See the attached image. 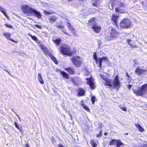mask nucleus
<instances>
[{"label": "nucleus", "instance_id": "nucleus-1", "mask_svg": "<svg viewBox=\"0 0 147 147\" xmlns=\"http://www.w3.org/2000/svg\"><path fill=\"white\" fill-rule=\"evenodd\" d=\"M21 8L22 11L28 16L35 15L38 18L41 17V15L39 12L28 5H22Z\"/></svg>", "mask_w": 147, "mask_h": 147}, {"label": "nucleus", "instance_id": "nucleus-2", "mask_svg": "<svg viewBox=\"0 0 147 147\" xmlns=\"http://www.w3.org/2000/svg\"><path fill=\"white\" fill-rule=\"evenodd\" d=\"M95 18L90 19L88 25L96 33H98L100 31L101 28L96 24Z\"/></svg>", "mask_w": 147, "mask_h": 147}, {"label": "nucleus", "instance_id": "nucleus-3", "mask_svg": "<svg viewBox=\"0 0 147 147\" xmlns=\"http://www.w3.org/2000/svg\"><path fill=\"white\" fill-rule=\"evenodd\" d=\"M147 91V84L142 86L137 90H133L134 92L136 95L141 96L143 95Z\"/></svg>", "mask_w": 147, "mask_h": 147}, {"label": "nucleus", "instance_id": "nucleus-4", "mask_svg": "<svg viewBox=\"0 0 147 147\" xmlns=\"http://www.w3.org/2000/svg\"><path fill=\"white\" fill-rule=\"evenodd\" d=\"M60 51L61 53L63 55L70 56L72 54L69 46L66 45H63L61 46Z\"/></svg>", "mask_w": 147, "mask_h": 147}, {"label": "nucleus", "instance_id": "nucleus-5", "mask_svg": "<svg viewBox=\"0 0 147 147\" xmlns=\"http://www.w3.org/2000/svg\"><path fill=\"white\" fill-rule=\"evenodd\" d=\"M131 24L130 20L127 19H124L120 24V26L122 28H128L131 27Z\"/></svg>", "mask_w": 147, "mask_h": 147}, {"label": "nucleus", "instance_id": "nucleus-6", "mask_svg": "<svg viewBox=\"0 0 147 147\" xmlns=\"http://www.w3.org/2000/svg\"><path fill=\"white\" fill-rule=\"evenodd\" d=\"M71 60L73 64L76 67H79L82 64V60L80 57L79 56L73 57Z\"/></svg>", "mask_w": 147, "mask_h": 147}, {"label": "nucleus", "instance_id": "nucleus-7", "mask_svg": "<svg viewBox=\"0 0 147 147\" xmlns=\"http://www.w3.org/2000/svg\"><path fill=\"white\" fill-rule=\"evenodd\" d=\"M121 85V83L118 78V76H117L112 81V88L118 89Z\"/></svg>", "mask_w": 147, "mask_h": 147}, {"label": "nucleus", "instance_id": "nucleus-8", "mask_svg": "<svg viewBox=\"0 0 147 147\" xmlns=\"http://www.w3.org/2000/svg\"><path fill=\"white\" fill-rule=\"evenodd\" d=\"M116 144L117 147H123V144L121 142L120 140H115V139H112L109 142V145H113Z\"/></svg>", "mask_w": 147, "mask_h": 147}, {"label": "nucleus", "instance_id": "nucleus-9", "mask_svg": "<svg viewBox=\"0 0 147 147\" xmlns=\"http://www.w3.org/2000/svg\"><path fill=\"white\" fill-rule=\"evenodd\" d=\"M86 79L87 80V84L89 85L90 88L93 89L95 88V86L94 85V79L92 77L89 78H86Z\"/></svg>", "mask_w": 147, "mask_h": 147}, {"label": "nucleus", "instance_id": "nucleus-10", "mask_svg": "<svg viewBox=\"0 0 147 147\" xmlns=\"http://www.w3.org/2000/svg\"><path fill=\"white\" fill-rule=\"evenodd\" d=\"M110 28H111V35L113 38H116L117 35L119 34L118 32L111 27Z\"/></svg>", "mask_w": 147, "mask_h": 147}, {"label": "nucleus", "instance_id": "nucleus-11", "mask_svg": "<svg viewBox=\"0 0 147 147\" xmlns=\"http://www.w3.org/2000/svg\"><path fill=\"white\" fill-rule=\"evenodd\" d=\"M118 7H116L115 9V11L118 13H123L124 12V10L121 9L120 7H123V4L122 3H119L118 5Z\"/></svg>", "mask_w": 147, "mask_h": 147}, {"label": "nucleus", "instance_id": "nucleus-12", "mask_svg": "<svg viewBox=\"0 0 147 147\" xmlns=\"http://www.w3.org/2000/svg\"><path fill=\"white\" fill-rule=\"evenodd\" d=\"M3 35L5 36L7 39L10 40L13 42L16 43L18 42V41L13 40L12 39L10 38L11 36V34L8 32H4L3 34Z\"/></svg>", "mask_w": 147, "mask_h": 147}, {"label": "nucleus", "instance_id": "nucleus-13", "mask_svg": "<svg viewBox=\"0 0 147 147\" xmlns=\"http://www.w3.org/2000/svg\"><path fill=\"white\" fill-rule=\"evenodd\" d=\"M146 72V70L142 69L139 67L137 68L135 71L136 73L138 75L145 74Z\"/></svg>", "mask_w": 147, "mask_h": 147}, {"label": "nucleus", "instance_id": "nucleus-14", "mask_svg": "<svg viewBox=\"0 0 147 147\" xmlns=\"http://www.w3.org/2000/svg\"><path fill=\"white\" fill-rule=\"evenodd\" d=\"M41 49L44 51L46 55H49L50 54V52L43 45H40Z\"/></svg>", "mask_w": 147, "mask_h": 147}, {"label": "nucleus", "instance_id": "nucleus-15", "mask_svg": "<svg viewBox=\"0 0 147 147\" xmlns=\"http://www.w3.org/2000/svg\"><path fill=\"white\" fill-rule=\"evenodd\" d=\"M99 62L98 63H99V66L100 67L102 66V61H104L105 62H108V58L106 57H102V58H98Z\"/></svg>", "mask_w": 147, "mask_h": 147}, {"label": "nucleus", "instance_id": "nucleus-16", "mask_svg": "<svg viewBox=\"0 0 147 147\" xmlns=\"http://www.w3.org/2000/svg\"><path fill=\"white\" fill-rule=\"evenodd\" d=\"M106 83H104L105 85H107L110 86V87H112V83L113 80L107 78L105 81Z\"/></svg>", "mask_w": 147, "mask_h": 147}, {"label": "nucleus", "instance_id": "nucleus-17", "mask_svg": "<svg viewBox=\"0 0 147 147\" xmlns=\"http://www.w3.org/2000/svg\"><path fill=\"white\" fill-rule=\"evenodd\" d=\"M0 11H1L3 14L5 16V17L8 20H9V16L6 14L5 11V9L2 7L0 6Z\"/></svg>", "mask_w": 147, "mask_h": 147}, {"label": "nucleus", "instance_id": "nucleus-18", "mask_svg": "<svg viewBox=\"0 0 147 147\" xmlns=\"http://www.w3.org/2000/svg\"><path fill=\"white\" fill-rule=\"evenodd\" d=\"M118 17V16L117 15L113 14L112 15L111 20L115 25H117V20Z\"/></svg>", "mask_w": 147, "mask_h": 147}, {"label": "nucleus", "instance_id": "nucleus-19", "mask_svg": "<svg viewBox=\"0 0 147 147\" xmlns=\"http://www.w3.org/2000/svg\"><path fill=\"white\" fill-rule=\"evenodd\" d=\"M65 70L71 74H72L74 73V72L73 68L71 67L66 68L65 69Z\"/></svg>", "mask_w": 147, "mask_h": 147}, {"label": "nucleus", "instance_id": "nucleus-20", "mask_svg": "<svg viewBox=\"0 0 147 147\" xmlns=\"http://www.w3.org/2000/svg\"><path fill=\"white\" fill-rule=\"evenodd\" d=\"M136 126L138 128V130L140 132H143L144 131V128L141 126V125L139 124H135Z\"/></svg>", "mask_w": 147, "mask_h": 147}, {"label": "nucleus", "instance_id": "nucleus-21", "mask_svg": "<svg viewBox=\"0 0 147 147\" xmlns=\"http://www.w3.org/2000/svg\"><path fill=\"white\" fill-rule=\"evenodd\" d=\"M52 40L57 45H59L61 41V40L59 38L55 39L54 37L52 38Z\"/></svg>", "mask_w": 147, "mask_h": 147}, {"label": "nucleus", "instance_id": "nucleus-22", "mask_svg": "<svg viewBox=\"0 0 147 147\" xmlns=\"http://www.w3.org/2000/svg\"><path fill=\"white\" fill-rule=\"evenodd\" d=\"M38 78L39 82L42 84L44 83V82L42 77L41 74H38Z\"/></svg>", "mask_w": 147, "mask_h": 147}, {"label": "nucleus", "instance_id": "nucleus-23", "mask_svg": "<svg viewBox=\"0 0 147 147\" xmlns=\"http://www.w3.org/2000/svg\"><path fill=\"white\" fill-rule=\"evenodd\" d=\"M99 0H93L92 1V5L95 6H98L99 5Z\"/></svg>", "mask_w": 147, "mask_h": 147}, {"label": "nucleus", "instance_id": "nucleus-24", "mask_svg": "<svg viewBox=\"0 0 147 147\" xmlns=\"http://www.w3.org/2000/svg\"><path fill=\"white\" fill-rule=\"evenodd\" d=\"M62 22L61 21H59V22L58 23H57V24L55 26L62 29H63L64 28V26L61 24H62Z\"/></svg>", "mask_w": 147, "mask_h": 147}, {"label": "nucleus", "instance_id": "nucleus-25", "mask_svg": "<svg viewBox=\"0 0 147 147\" xmlns=\"http://www.w3.org/2000/svg\"><path fill=\"white\" fill-rule=\"evenodd\" d=\"M61 74L63 76V77L67 78V79H69V76L68 74H67L64 71H62L61 72Z\"/></svg>", "mask_w": 147, "mask_h": 147}, {"label": "nucleus", "instance_id": "nucleus-26", "mask_svg": "<svg viewBox=\"0 0 147 147\" xmlns=\"http://www.w3.org/2000/svg\"><path fill=\"white\" fill-rule=\"evenodd\" d=\"M57 18L55 16H52L49 17V20L51 21L54 22L56 21L57 20Z\"/></svg>", "mask_w": 147, "mask_h": 147}, {"label": "nucleus", "instance_id": "nucleus-27", "mask_svg": "<svg viewBox=\"0 0 147 147\" xmlns=\"http://www.w3.org/2000/svg\"><path fill=\"white\" fill-rule=\"evenodd\" d=\"M84 94L85 91L83 89H80L79 90L78 94L79 96H81L84 95Z\"/></svg>", "mask_w": 147, "mask_h": 147}, {"label": "nucleus", "instance_id": "nucleus-28", "mask_svg": "<svg viewBox=\"0 0 147 147\" xmlns=\"http://www.w3.org/2000/svg\"><path fill=\"white\" fill-rule=\"evenodd\" d=\"M93 58L96 63H98L99 62L98 58H97L96 54V53H94L93 54Z\"/></svg>", "mask_w": 147, "mask_h": 147}, {"label": "nucleus", "instance_id": "nucleus-29", "mask_svg": "<svg viewBox=\"0 0 147 147\" xmlns=\"http://www.w3.org/2000/svg\"><path fill=\"white\" fill-rule=\"evenodd\" d=\"M100 76L101 78L104 81L107 78V74H105V75L100 74Z\"/></svg>", "mask_w": 147, "mask_h": 147}, {"label": "nucleus", "instance_id": "nucleus-30", "mask_svg": "<svg viewBox=\"0 0 147 147\" xmlns=\"http://www.w3.org/2000/svg\"><path fill=\"white\" fill-rule=\"evenodd\" d=\"M67 26L68 28L71 31H73L74 30V27L71 26V24L69 22H67Z\"/></svg>", "mask_w": 147, "mask_h": 147}, {"label": "nucleus", "instance_id": "nucleus-31", "mask_svg": "<svg viewBox=\"0 0 147 147\" xmlns=\"http://www.w3.org/2000/svg\"><path fill=\"white\" fill-rule=\"evenodd\" d=\"M105 39L107 40H110L112 39L113 37L111 36L110 35V36L107 35L105 36Z\"/></svg>", "mask_w": 147, "mask_h": 147}, {"label": "nucleus", "instance_id": "nucleus-32", "mask_svg": "<svg viewBox=\"0 0 147 147\" xmlns=\"http://www.w3.org/2000/svg\"><path fill=\"white\" fill-rule=\"evenodd\" d=\"M90 143L93 147H96L97 146L96 144L94 142L93 140H90Z\"/></svg>", "mask_w": 147, "mask_h": 147}, {"label": "nucleus", "instance_id": "nucleus-33", "mask_svg": "<svg viewBox=\"0 0 147 147\" xmlns=\"http://www.w3.org/2000/svg\"><path fill=\"white\" fill-rule=\"evenodd\" d=\"M14 124L16 127V128H17V129L19 130V131H22V127H19L18 125V124L16 122H15L14 123Z\"/></svg>", "mask_w": 147, "mask_h": 147}, {"label": "nucleus", "instance_id": "nucleus-34", "mask_svg": "<svg viewBox=\"0 0 147 147\" xmlns=\"http://www.w3.org/2000/svg\"><path fill=\"white\" fill-rule=\"evenodd\" d=\"M82 105L84 109H85L86 111L88 112L90 111V110L84 104H82Z\"/></svg>", "mask_w": 147, "mask_h": 147}, {"label": "nucleus", "instance_id": "nucleus-35", "mask_svg": "<svg viewBox=\"0 0 147 147\" xmlns=\"http://www.w3.org/2000/svg\"><path fill=\"white\" fill-rule=\"evenodd\" d=\"M29 35L31 37V38L33 40L36 41H37L38 38L36 36H32L31 34H29Z\"/></svg>", "mask_w": 147, "mask_h": 147}, {"label": "nucleus", "instance_id": "nucleus-36", "mask_svg": "<svg viewBox=\"0 0 147 147\" xmlns=\"http://www.w3.org/2000/svg\"><path fill=\"white\" fill-rule=\"evenodd\" d=\"M4 25L5 26L7 27V28H13V26H12L11 25V24H7V23H6V24H5Z\"/></svg>", "mask_w": 147, "mask_h": 147}, {"label": "nucleus", "instance_id": "nucleus-37", "mask_svg": "<svg viewBox=\"0 0 147 147\" xmlns=\"http://www.w3.org/2000/svg\"><path fill=\"white\" fill-rule=\"evenodd\" d=\"M78 80V78H75V79L72 78L71 79L72 81L75 84H78V83L75 81V80Z\"/></svg>", "mask_w": 147, "mask_h": 147}, {"label": "nucleus", "instance_id": "nucleus-38", "mask_svg": "<svg viewBox=\"0 0 147 147\" xmlns=\"http://www.w3.org/2000/svg\"><path fill=\"white\" fill-rule=\"evenodd\" d=\"M141 147H147V142L144 141L143 143L142 146Z\"/></svg>", "mask_w": 147, "mask_h": 147}, {"label": "nucleus", "instance_id": "nucleus-39", "mask_svg": "<svg viewBox=\"0 0 147 147\" xmlns=\"http://www.w3.org/2000/svg\"><path fill=\"white\" fill-rule=\"evenodd\" d=\"M91 99L92 104H94L96 100V98L95 96H93L91 97Z\"/></svg>", "mask_w": 147, "mask_h": 147}, {"label": "nucleus", "instance_id": "nucleus-40", "mask_svg": "<svg viewBox=\"0 0 147 147\" xmlns=\"http://www.w3.org/2000/svg\"><path fill=\"white\" fill-rule=\"evenodd\" d=\"M121 109L124 111H126V108L125 107H123L122 106H119Z\"/></svg>", "mask_w": 147, "mask_h": 147}, {"label": "nucleus", "instance_id": "nucleus-41", "mask_svg": "<svg viewBox=\"0 0 147 147\" xmlns=\"http://www.w3.org/2000/svg\"><path fill=\"white\" fill-rule=\"evenodd\" d=\"M141 3L143 4L145 6H147V0H145L144 1H142Z\"/></svg>", "mask_w": 147, "mask_h": 147}, {"label": "nucleus", "instance_id": "nucleus-42", "mask_svg": "<svg viewBox=\"0 0 147 147\" xmlns=\"http://www.w3.org/2000/svg\"><path fill=\"white\" fill-rule=\"evenodd\" d=\"M53 61L55 64H57L58 63V61L55 58L53 60Z\"/></svg>", "mask_w": 147, "mask_h": 147}, {"label": "nucleus", "instance_id": "nucleus-43", "mask_svg": "<svg viewBox=\"0 0 147 147\" xmlns=\"http://www.w3.org/2000/svg\"><path fill=\"white\" fill-rule=\"evenodd\" d=\"M101 131L100 132V133L99 134H98L97 135L96 137H99L101 136Z\"/></svg>", "mask_w": 147, "mask_h": 147}, {"label": "nucleus", "instance_id": "nucleus-44", "mask_svg": "<svg viewBox=\"0 0 147 147\" xmlns=\"http://www.w3.org/2000/svg\"><path fill=\"white\" fill-rule=\"evenodd\" d=\"M131 40L130 39H128L127 40V42H128L129 44L130 45H131L130 44V42H131Z\"/></svg>", "mask_w": 147, "mask_h": 147}, {"label": "nucleus", "instance_id": "nucleus-45", "mask_svg": "<svg viewBox=\"0 0 147 147\" xmlns=\"http://www.w3.org/2000/svg\"><path fill=\"white\" fill-rule=\"evenodd\" d=\"M58 147H65L63 145L60 144L58 145Z\"/></svg>", "mask_w": 147, "mask_h": 147}, {"label": "nucleus", "instance_id": "nucleus-46", "mask_svg": "<svg viewBox=\"0 0 147 147\" xmlns=\"http://www.w3.org/2000/svg\"><path fill=\"white\" fill-rule=\"evenodd\" d=\"M63 32L65 34H66L68 35H69V34L68 33H67V32H66L65 31H64V30H63Z\"/></svg>", "mask_w": 147, "mask_h": 147}, {"label": "nucleus", "instance_id": "nucleus-47", "mask_svg": "<svg viewBox=\"0 0 147 147\" xmlns=\"http://www.w3.org/2000/svg\"><path fill=\"white\" fill-rule=\"evenodd\" d=\"M133 62H134V63H135V65H136L137 64V62L136 60H134Z\"/></svg>", "mask_w": 147, "mask_h": 147}, {"label": "nucleus", "instance_id": "nucleus-48", "mask_svg": "<svg viewBox=\"0 0 147 147\" xmlns=\"http://www.w3.org/2000/svg\"><path fill=\"white\" fill-rule=\"evenodd\" d=\"M51 59L53 60L55 57L53 56H50Z\"/></svg>", "mask_w": 147, "mask_h": 147}, {"label": "nucleus", "instance_id": "nucleus-49", "mask_svg": "<svg viewBox=\"0 0 147 147\" xmlns=\"http://www.w3.org/2000/svg\"><path fill=\"white\" fill-rule=\"evenodd\" d=\"M36 26L38 28H41V26L39 25H36Z\"/></svg>", "mask_w": 147, "mask_h": 147}, {"label": "nucleus", "instance_id": "nucleus-50", "mask_svg": "<svg viewBox=\"0 0 147 147\" xmlns=\"http://www.w3.org/2000/svg\"><path fill=\"white\" fill-rule=\"evenodd\" d=\"M26 147H30L28 143H27L26 144Z\"/></svg>", "mask_w": 147, "mask_h": 147}, {"label": "nucleus", "instance_id": "nucleus-51", "mask_svg": "<svg viewBox=\"0 0 147 147\" xmlns=\"http://www.w3.org/2000/svg\"><path fill=\"white\" fill-rule=\"evenodd\" d=\"M131 85H129L128 86V88L129 89H130V88H131Z\"/></svg>", "mask_w": 147, "mask_h": 147}, {"label": "nucleus", "instance_id": "nucleus-52", "mask_svg": "<svg viewBox=\"0 0 147 147\" xmlns=\"http://www.w3.org/2000/svg\"><path fill=\"white\" fill-rule=\"evenodd\" d=\"M18 118L19 119V120H20V121H21V120L20 118V117H18Z\"/></svg>", "mask_w": 147, "mask_h": 147}, {"label": "nucleus", "instance_id": "nucleus-53", "mask_svg": "<svg viewBox=\"0 0 147 147\" xmlns=\"http://www.w3.org/2000/svg\"><path fill=\"white\" fill-rule=\"evenodd\" d=\"M111 5H112V7H113V5H112V4H111ZM113 9V8H112V9Z\"/></svg>", "mask_w": 147, "mask_h": 147}, {"label": "nucleus", "instance_id": "nucleus-54", "mask_svg": "<svg viewBox=\"0 0 147 147\" xmlns=\"http://www.w3.org/2000/svg\"><path fill=\"white\" fill-rule=\"evenodd\" d=\"M16 116H17L18 117H19L18 115V114L16 115Z\"/></svg>", "mask_w": 147, "mask_h": 147}, {"label": "nucleus", "instance_id": "nucleus-55", "mask_svg": "<svg viewBox=\"0 0 147 147\" xmlns=\"http://www.w3.org/2000/svg\"><path fill=\"white\" fill-rule=\"evenodd\" d=\"M5 70V71H7V72H8V71H7L6 70Z\"/></svg>", "mask_w": 147, "mask_h": 147}, {"label": "nucleus", "instance_id": "nucleus-56", "mask_svg": "<svg viewBox=\"0 0 147 147\" xmlns=\"http://www.w3.org/2000/svg\"><path fill=\"white\" fill-rule=\"evenodd\" d=\"M126 75L127 76H128V75H127V74H126Z\"/></svg>", "mask_w": 147, "mask_h": 147}, {"label": "nucleus", "instance_id": "nucleus-57", "mask_svg": "<svg viewBox=\"0 0 147 147\" xmlns=\"http://www.w3.org/2000/svg\"><path fill=\"white\" fill-rule=\"evenodd\" d=\"M128 134V133L126 134H127V135Z\"/></svg>", "mask_w": 147, "mask_h": 147}]
</instances>
